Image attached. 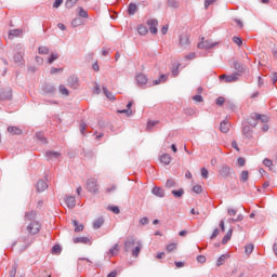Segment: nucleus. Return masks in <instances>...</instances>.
Masks as SVG:
<instances>
[{"mask_svg": "<svg viewBox=\"0 0 277 277\" xmlns=\"http://www.w3.org/2000/svg\"><path fill=\"white\" fill-rule=\"evenodd\" d=\"M24 56H25V49L23 48V44L17 43L15 47V54L13 56L15 64L23 66V57Z\"/></svg>", "mask_w": 277, "mask_h": 277, "instance_id": "nucleus-1", "label": "nucleus"}, {"mask_svg": "<svg viewBox=\"0 0 277 277\" xmlns=\"http://www.w3.org/2000/svg\"><path fill=\"white\" fill-rule=\"evenodd\" d=\"M220 81H225V83H235V81L239 80V74L234 72L232 75H221L219 77Z\"/></svg>", "mask_w": 277, "mask_h": 277, "instance_id": "nucleus-2", "label": "nucleus"}, {"mask_svg": "<svg viewBox=\"0 0 277 277\" xmlns=\"http://www.w3.org/2000/svg\"><path fill=\"white\" fill-rule=\"evenodd\" d=\"M219 174L223 179H228V176L235 174V171L230 167H228V164H222L221 169L219 170Z\"/></svg>", "mask_w": 277, "mask_h": 277, "instance_id": "nucleus-3", "label": "nucleus"}, {"mask_svg": "<svg viewBox=\"0 0 277 277\" xmlns=\"http://www.w3.org/2000/svg\"><path fill=\"white\" fill-rule=\"evenodd\" d=\"M214 47H217V42L205 40V37H202L201 42L198 43V49H205L206 51H209V49H213Z\"/></svg>", "mask_w": 277, "mask_h": 277, "instance_id": "nucleus-4", "label": "nucleus"}, {"mask_svg": "<svg viewBox=\"0 0 277 277\" xmlns=\"http://www.w3.org/2000/svg\"><path fill=\"white\" fill-rule=\"evenodd\" d=\"M87 189L91 194H98V186L96 185V179H89L87 181Z\"/></svg>", "mask_w": 277, "mask_h": 277, "instance_id": "nucleus-5", "label": "nucleus"}, {"mask_svg": "<svg viewBox=\"0 0 277 277\" xmlns=\"http://www.w3.org/2000/svg\"><path fill=\"white\" fill-rule=\"evenodd\" d=\"M135 237L129 236L124 241V252H131L135 248Z\"/></svg>", "mask_w": 277, "mask_h": 277, "instance_id": "nucleus-6", "label": "nucleus"}, {"mask_svg": "<svg viewBox=\"0 0 277 277\" xmlns=\"http://www.w3.org/2000/svg\"><path fill=\"white\" fill-rule=\"evenodd\" d=\"M179 40H180L179 44L182 49H187V47H189L190 44L189 35L187 34L180 35Z\"/></svg>", "mask_w": 277, "mask_h": 277, "instance_id": "nucleus-7", "label": "nucleus"}, {"mask_svg": "<svg viewBox=\"0 0 277 277\" xmlns=\"http://www.w3.org/2000/svg\"><path fill=\"white\" fill-rule=\"evenodd\" d=\"M67 85L68 88H71V90H77L79 88V77L72 75L67 79Z\"/></svg>", "mask_w": 277, "mask_h": 277, "instance_id": "nucleus-8", "label": "nucleus"}, {"mask_svg": "<svg viewBox=\"0 0 277 277\" xmlns=\"http://www.w3.org/2000/svg\"><path fill=\"white\" fill-rule=\"evenodd\" d=\"M12 100V89H0V101H11Z\"/></svg>", "mask_w": 277, "mask_h": 277, "instance_id": "nucleus-9", "label": "nucleus"}, {"mask_svg": "<svg viewBox=\"0 0 277 277\" xmlns=\"http://www.w3.org/2000/svg\"><path fill=\"white\" fill-rule=\"evenodd\" d=\"M27 230L29 235H37V233H40V223L38 222H31L27 226Z\"/></svg>", "mask_w": 277, "mask_h": 277, "instance_id": "nucleus-10", "label": "nucleus"}, {"mask_svg": "<svg viewBox=\"0 0 277 277\" xmlns=\"http://www.w3.org/2000/svg\"><path fill=\"white\" fill-rule=\"evenodd\" d=\"M42 92L48 96H53V94H55V88L51 83H44L42 87Z\"/></svg>", "mask_w": 277, "mask_h": 277, "instance_id": "nucleus-11", "label": "nucleus"}, {"mask_svg": "<svg viewBox=\"0 0 277 277\" xmlns=\"http://www.w3.org/2000/svg\"><path fill=\"white\" fill-rule=\"evenodd\" d=\"M147 25H148V27H149L150 34H157V31H159V30L157 29V26L159 25V21H157V19H155V18L148 19V21H147Z\"/></svg>", "mask_w": 277, "mask_h": 277, "instance_id": "nucleus-12", "label": "nucleus"}, {"mask_svg": "<svg viewBox=\"0 0 277 277\" xmlns=\"http://www.w3.org/2000/svg\"><path fill=\"white\" fill-rule=\"evenodd\" d=\"M251 120H261L262 122L267 123V122H269V117H267L266 115L252 113L251 114Z\"/></svg>", "mask_w": 277, "mask_h": 277, "instance_id": "nucleus-13", "label": "nucleus"}, {"mask_svg": "<svg viewBox=\"0 0 277 277\" xmlns=\"http://www.w3.org/2000/svg\"><path fill=\"white\" fill-rule=\"evenodd\" d=\"M136 82L138 85H146V83H148V76H146V74H137L136 75Z\"/></svg>", "mask_w": 277, "mask_h": 277, "instance_id": "nucleus-14", "label": "nucleus"}, {"mask_svg": "<svg viewBox=\"0 0 277 277\" xmlns=\"http://www.w3.org/2000/svg\"><path fill=\"white\" fill-rule=\"evenodd\" d=\"M151 194L154 196H157V198H164L166 197V190H163V188L159 187V186H155L151 189Z\"/></svg>", "mask_w": 277, "mask_h": 277, "instance_id": "nucleus-15", "label": "nucleus"}, {"mask_svg": "<svg viewBox=\"0 0 277 277\" xmlns=\"http://www.w3.org/2000/svg\"><path fill=\"white\" fill-rule=\"evenodd\" d=\"M252 129H250V126L243 123L242 124V135H245V137H247V140H252Z\"/></svg>", "mask_w": 277, "mask_h": 277, "instance_id": "nucleus-16", "label": "nucleus"}, {"mask_svg": "<svg viewBox=\"0 0 277 277\" xmlns=\"http://www.w3.org/2000/svg\"><path fill=\"white\" fill-rule=\"evenodd\" d=\"M49 188V185L47 184V182H44L43 180H39L37 182V192L39 194H42V192H44L45 189Z\"/></svg>", "mask_w": 277, "mask_h": 277, "instance_id": "nucleus-17", "label": "nucleus"}, {"mask_svg": "<svg viewBox=\"0 0 277 277\" xmlns=\"http://www.w3.org/2000/svg\"><path fill=\"white\" fill-rule=\"evenodd\" d=\"M45 157L48 161H51L53 159H60V157H62V154H60V151H47Z\"/></svg>", "mask_w": 277, "mask_h": 277, "instance_id": "nucleus-18", "label": "nucleus"}, {"mask_svg": "<svg viewBox=\"0 0 277 277\" xmlns=\"http://www.w3.org/2000/svg\"><path fill=\"white\" fill-rule=\"evenodd\" d=\"M65 202H66V206L68 207V209H75V207L77 205V200L75 199L74 196L66 197Z\"/></svg>", "mask_w": 277, "mask_h": 277, "instance_id": "nucleus-19", "label": "nucleus"}, {"mask_svg": "<svg viewBox=\"0 0 277 277\" xmlns=\"http://www.w3.org/2000/svg\"><path fill=\"white\" fill-rule=\"evenodd\" d=\"M23 35L22 29H12L9 31V40H14V38H18V36Z\"/></svg>", "mask_w": 277, "mask_h": 277, "instance_id": "nucleus-20", "label": "nucleus"}, {"mask_svg": "<svg viewBox=\"0 0 277 277\" xmlns=\"http://www.w3.org/2000/svg\"><path fill=\"white\" fill-rule=\"evenodd\" d=\"M105 224V219L103 216H98L94 222H93V228L95 230H98L103 225Z\"/></svg>", "mask_w": 277, "mask_h": 277, "instance_id": "nucleus-21", "label": "nucleus"}, {"mask_svg": "<svg viewBox=\"0 0 277 277\" xmlns=\"http://www.w3.org/2000/svg\"><path fill=\"white\" fill-rule=\"evenodd\" d=\"M132 256L134 259H137L140 256V253L142 252V243L136 242V246L131 250Z\"/></svg>", "mask_w": 277, "mask_h": 277, "instance_id": "nucleus-22", "label": "nucleus"}, {"mask_svg": "<svg viewBox=\"0 0 277 277\" xmlns=\"http://www.w3.org/2000/svg\"><path fill=\"white\" fill-rule=\"evenodd\" d=\"M160 162L163 163L164 166H170V163L172 162V156H170V154L161 155Z\"/></svg>", "mask_w": 277, "mask_h": 277, "instance_id": "nucleus-23", "label": "nucleus"}, {"mask_svg": "<svg viewBox=\"0 0 277 277\" xmlns=\"http://www.w3.org/2000/svg\"><path fill=\"white\" fill-rule=\"evenodd\" d=\"M8 132L11 133V135H22L23 134V130H21V128H18V127H14V126H10L8 128Z\"/></svg>", "mask_w": 277, "mask_h": 277, "instance_id": "nucleus-24", "label": "nucleus"}, {"mask_svg": "<svg viewBox=\"0 0 277 277\" xmlns=\"http://www.w3.org/2000/svg\"><path fill=\"white\" fill-rule=\"evenodd\" d=\"M220 131L222 133H226L227 131H230V123H228L226 120H223L220 124Z\"/></svg>", "mask_w": 277, "mask_h": 277, "instance_id": "nucleus-25", "label": "nucleus"}, {"mask_svg": "<svg viewBox=\"0 0 277 277\" xmlns=\"http://www.w3.org/2000/svg\"><path fill=\"white\" fill-rule=\"evenodd\" d=\"M230 237H233V228H229L227 230L226 235L223 237V239H222L223 246H226V243H228V241H230Z\"/></svg>", "mask_w": 277, "mask_h": 277, "instance_id": "nucleus-26", "label": "nucleus"}, {"mask_svg": "<svg viewBox=\"0 0 277 277\" xmlns=\"http://www.w3.org/2000/svg\"><path fill=\"white\" fill-rule=\"evenodd\" d=\"M137 12V4L131 2L128 6V14L133 16Z\"/></svg>", "mask_w": 277, "mask_h": 277, "instance_id": "nucleus-27", "label": "nucleus"}, {"mask_svg": "<svg viewBox=\"0 0 277 277\" xmlns=\"http://www.w3.org/2000/svg\"><path fill=\"white\" fill-rule=\"evenodd\" d=\"M167 5L169 8H173L174 10L181 8V3L179 2V0H167Z\"/></svg>", "mask_w": 277, "mask_h": 277, "instance_id": "nucleus-28", "label": "nucleus"}, {"mask_svg": "<svg viewBox=\"0 0 277 277\" xmlns=\"http://www.w3.org/2000/svg\"><path fill=\"white\" fill-rule=\"evenodd\" d=\"M103 93L109 98V101H116V95L107 90V87H103Z\"/></svg>", "mask_w": 277, "mask_h": 277, "instance_id": "nucleus-29", "label": "nucleus"}, {"mask_svg": "<svg viewBox=\"0 0 277 277\" xmlns=\"http://www.w3.org/2000/svg\"><path fill=\"white\" fill-rule=\"evenodd\" d=\"M168 81V76L162 74L159 79L154 80L153 85H159L160 83H163Z\"/></svg>", "mask_w": 277, "mask_h": 277, "instance_id": "nucleus-30", "label": "nucleus"}, {"mask_svg": "<svg viewBox=\"0 0 277 277\" xmlns=\"http://www.w3.org/2000/svg\"><path fill=\"white\" fill-rule=\"evenodd\" d=\"M74 243H90V238H88V237H76V238H74Z\"/></svg>", "mask_w": 277, "mask_h": 277, "instance_id": "nucleus-31", "label": "nucleus"}, {"mask_svg": "<svg viewBox=\"0 0 277 277\" xmlns=\"http://www.w3.org/2000/svg\"><path fill=\"white\" fill-rule=\"evenodd\" d=\"M234 68L235 70H237V72H245L246 67L243 66V64L239 63V62H234Z\"/></svg>", "mask_w": 277, "mask_h": 277, "instance_id": "nucleus-32", "label": "nucleus"}, {"mask_svg": "<svg viewBox=\"0 0 277 277\" xmlns=\"http://www.w3.org/2000/svg\"><path fill=\"white\" fill-rule=\"evenodd\" d=\"M172 196H174L175 198H183V195L185 194V189L180 188V189H174L171 192Z\"/></svg>", "mask_w": 277, "mask_h": 277, "instance_id": "nucleus-33", "label": "nucleus"}, {"mask_svg": "<svg viewBox=\"0 0 277 277\" xmlns=\"http://www.w3.org/2000/svg\"><path fill=\"white\" fill-rule=\"evenodd\" d=\"M36 137H37L38 142H41V144H49V141H47V137L44 136V133L38 132L36 134Z\"/></svg>", "mask_w": 277, "mask_h": 277, "instance_id": "nucleus-34", "label": "nucleus"}, {"mask_svg": "<svg viewBox=\"0 0 277 277\" xmlns=\"http://www.w3.org/2000/svg\"><path fill=\"white\" fill-rule=\"evenodd\" d=\"M164 187H167V189H172V187H176V181H174L173 179L167 180Z\"/></svg>", "mask_w": 277, "mask_h": 277, "instance_id": "nucleus-35", "label": "nucleus"}, {"mask_svg": "<svg viewBox=\"0 0 277 277\" xmlns=\"http://www.w3.org/2000/svg\"><path fill=\"white\" fill-rule=\"evenodd\" d=\"M137 31L140 34V36H146V34H148V28L144 25H138Z\"/></svg>", "mask_w": 277, "mask_h": 277, "instance_id": "nucleus-36", "label": "nucleus"}, {"mask_svg": "<svg viewBox=\"0 0 277 277\" xmlns=\"http://www.w3.org/2000/svg\"><path fill=\"white\" fill-rule=\"evenodd\" d=\"M80 25H83V19H81L80 17H76L71 21L72 27H80Z\"/></svg>", "mask_w": 277, "mask_h": 277, "instance_id": "nucleus-37", "label": "nucleus"}, {"mask_svg": "<svg viewBox=\"0 0 277 277\" xmlns=\"http://www.w3.org/2000/svg\"><path fill=\"white\" fill-rule=\"evenodd\" d=\"M249 176H250V173L248 171H242L240 174V183L248 182Z\"/></svg>", "mask_w": 277, "mask_h": 277, "instance_id": "nucleus-38", "label": "nucleus"}, {"mask_svg": "<svg viewBox=\"0 0 277 277\" xmlns=\"http://www.w3.org/2000/svg\"><path fill=\"white\" fill-rule=\"evenodd\" d=\"M49 51H50L49 48H47L44 45H41L38 49L39 55H49Z\"/></svg>", "mask_w": 277, "mask_h": 277, "instance_id": "nucleus-39", "label": "nucleus"}, {"mask_svg": "<svg viewBox=\"0 0 277 277\" xmlns=\"http://www.w3.org/2000/svg\"><path fill=\"white\" fill-rule=\"evenodd\" d=\"M258 119H252V115H250V118L247 119V124H249L250 127H252L253 129L256 128V126L259 124L256 122Z\"/></svg>", "mask_w": 277, "mask_h": 277, "instance_id": "nucleus-40", "label": "nucleus"}, {"mask_svg": "<svg viewBox=\"0 0 277 277\" xmlns=\"http://www.w3.org/2000/svg\"><path fill=\"white\" fill-rule=\"evenodd\" d=\"M77 1H79V0H67L65 2V6L67 8V10H70V9L75 8Z\"/></svg>", "mask_w": 277, "mask_h": 277, "instance_id": "nucleus-41", "label": "nucleus"}, {"mask_svg": "<svg viewBox=\"0 0 277 277\" xmlns=\"http://www.w3.org/2000/svg\"><path fill=\"white\" fill-rule=\"evenodd\" d=\"M179 68H181V64H175L172 66L171 72L173 77H179Z\"/></svg>", "mask_w": 277, "mask_h": 277, "instance_id": "nucleus-42", "label": "nucleus"}, {"mask_svg": "<svg viewBox=\"0 0 277 277\" xmlns=\"http://www.w3.org/2000/svg\"><path fill=\"white\" fill-rule=\"evenodd\" d=\"M55 60H60V54L57 53H52L50 55V57L48 58V64H53V62H55Z\"/></svg>", "mask_w": 277, "mask_h": 277, "instance_id": "nucleus-43", "label": "nucleus"}, {"mask_svg": "<svg viewBox=\"0 0 277 277\" xmlns=\"http://www.w3.org/2000/svg\"><path fill=\"white\" fill-rule=\"evenodd\" d=\"M52 254H62V247L60 245H54L52 247Z\"/></svg>", "mask_w": 277, "mask_h": 277, "instance_id": "nucleus-44", "label": "nucleus"}, {"mask_svg": "<svg viewBox=\"0 0 277 277\" xmlns=\"http://www.w3.org/2000/svg\"><path fill=\"white\" fill-rule=\"evenodd\" d=\"M226 262V254H222L217 260H216V265L220 267L221 265H224Z\"/></svg>", "mask_w": 277, "mask_h": 277, "instance_id": "nucleus-45", "label": "nucleus"}, {"mask_svg": "<svg viewBox=\"0 0 277 277\" xmlns=\"http://www.w3.org/2000/svg\"><path fill=\"white\" fill-rule=\"evenodd\" d=\"M233 42L235 43V44H237V47H241V44H243V39H241V37H237V36H235V37H233Z\"/></svg>", "mask_w": 277, "mask_h": 277, "instance_id": "nucleus-46", "label": "nucleus"}, {"mask_svg": "<svg viewBox=\"0 0 277 277\" xmlns=\"http://www.w3.org/2000/svg\"><path fill=\"white\" fill-rule=\"evenodd\" d=\"M254 251V245L249 243L245 247V252L246 254H252V252Z\"/></svg>", "mask_w": 277, "mask_h": 277, "instance_id": "nucleus-47", "label": "nucleus"}, {"mask_svg": "<svg viewBox=\"0 0 277 277\" xmlns=\"http://www.w3.org/2000/svg\"><path fill=\"white\" fill-rule=\"evenodd\" d=\"M58 90H60V92L63 94V96H68V94H70V92L65 88L64 84H61V85L58 87Z\"/></svg>", "mask_w": 277, "mask_h": 277, "instance_id": "nucleus-48", "label": "nucleus"}, {"mask_svg": "<svg viewBox=\"0 0 277 277\" xmlns=\"http://www.w3.org/2000/svg\"><path fill=\"white\" fill-rule=\"evenodd\" d=\"M78 15L80 16V18H88V11L83 10V8H79V13Z\"/></svg>", "mask_w": 277, "mask_h": 277, "instance_id": "nucleus-49", "label": "nucleus"}, {"mask_svg": "<svg viewBox=\"0 0 277 277\" xmlns=\"http://www.w3.org/2000/svg\"><path fill=\"white\" fill-rule=\"evenodd\" d=\"M108 211H113L115 213V215L120 214V208L118 206L108 207Z\"/></svg>", "mask_w": 277, "mask_h": 277, "instance_id": "nucleus-50", "label": "nucleus"}, {"mask_svg": "<svg viewBox=\"0 0 277 277\" xmlns=\"http://www.w3.org/2000/svg\"><path fill=\"white\" fill-rule=\"evenodd\" d=\"M109 254H111V256H116V254H118V245H115L109 249Z\"/></svg>", "mask_w": 277, "mask_h": 277, "instance_id": "nucleus-51", "label": "nucleus"}, {"mask_svg": "<svg viewBox=\"0 0 277 277\" xmlns=\"http://www.w3.org/2000/svg\"><path fill=\"white\" fill-rule=\"evenodd\" d=\"M176 250V243L172 242L167 246V252H174Z\"/></svg>", "mask_w": 277, "mask_h": 277, "instance_id": "nucleus-52", "label": "nucleus"}, {"mask_svg": "<svg viewBox=\"0 0 277 277\" xmlns=\"http://www.w3.org/2000/svg\"><path fill=\"white\" fill-rule=\"evenodd\" d=\"M263 164L266 167V168H272V166H274V162L272 160H269V158H265L263 160Z\"/></svg>", "mask_w": 277, "mask_h": 277, "instance_id": "nucleus-53", "label": "nucleus"}, {"mask_svg": "<svg viewBox=\"0 0 277 277\" xmlns=\"http://www.w3.org/2000/svg\"><path fill=\"white\" fill-rule=\"evenodd\" d=\"M193 192H194L195 194H202V186H201V185H195V186L193 187Z\"/></svg>", "mask_w": 277, "mask_h": 277, "instance_id": "nucleus-54", "label": "nucleus"}, {"mask_svg": "<svg viewBox=\"0 0 277 277\" xmlns=\"http://www.w3.org/2000/svg\"><path fill=\"white\" fill-rule=\"evenodd\" d=\"M237 163H238V166H239L240 168H243V166H246V158L239 157V158L237 159Z\"/></svg>", "mask_w": 277, "mask_h": 277, "instance_id": "nucleus-55", "label": "nucleus"}, {"mask_svg": "<svg viewBox=\"0 0 277 277\" xmlns=\"http://www.w3.org/2000/svg\"><path fill=\"white\" fill-rule=\"evenodd\" d=\"M201 176L202 179H209V170L207 168H201Z\"/></svg>", "mask_w": 277, "mask_h": 277, "instance_id": "nucleus-56", "label": "nucleus"}, {"mask_svg": "<svg viewBox=\"0 0 277 277\" xmlns=\"http://www.w3.org/2000/svg\"><path fill=\"white\" fill-rule=\"evenodd\" d=\"M229 222H243V214H238L236 219H229Z\"/></svg>", "mask_w": 277, "mask_h": 277, "instance_id": "nucleus-57", "label": "nucleus"}, {"mask_svg": "<svg viewBox=\"0 0 277 277\" xmlns=\"http://www.w3.org/2000/svg\"><path fill=\"white\" fill-rule=\"evenodd\" d=\"M224 103H226V100L223 96L216 98V105H219L220 107H222Z\"/></svg>", "mask_w": 277, "mask_h": 277, "instance_id": "nucleus-58", "label": "nucleus"}, {"mask_svg": "<svg viewBox=\"0 0 277 277\" xmlns=\"http://www.w3.org/2000/svg\"><path fill=\"white\" fill-rule=\"evenodd\" d=\"M118 114H126L127 116H131V114H133V110L127 108V109H121L118 110Z\"/></svg>", "mask_w": 277, "mask_h": 277, "instance_id": "nucleus-59", "label": "nucleus"}, {"mask_svg": "<svg viewBox=\"0 0 277 277\" xmlns=\"http://www.w3.org/2000/svg\"><path fill=\"white\" fill-rule=\"evenodd\" d=\"M193 101H195L196 103H202L205 98L202 97V95H194Z\"/></svg>", "mask_w": 277, "mask_h": 277, "instance_id": "nucleus-60", "label": "nucleus"}, {"mask_svg": "<svg viewBox=\"0 0 277 277\" xmlns=\"http://www.w3.org/2000/svg\"><path fill=\"white\" fill-rule=\"evenodd\" d=\"M148 222H149V220H148L147 216H144V217H142V219L140 220V224H141L142 226H146V224H148Z\"/></svg>", "mask_w": 277, "mask_h": 277, "instance_id": "nucleus-61", "label": "nucleus"}, {"mask_svg": "<svg viewBox=\"0 0 277 277\" xmlns=\"http://www.w3.org/2000/svg\"><path fill=\"white\" fill-rule=\"evenodd\" d=\"M217 235H220V228H215L212 233V235L210 236V239H215V237H217Z\"/></svg>", "mask_w": 277, "mask_h": 277, "instance_id": "nucleus-62", "label": "nucleus"}, {"mask_svg": "<svg viewBox=\"0 0 277 277\" xmlns=\"http://www.w3.org/2000/svg\"><path fill=\"white\" fill-rule=\"evenodd\" d=\"M198 263H207V256L205 255H198L197 256Z\"/></svg>", "mask_w": 277, "mask_h": 277, "instance_id": "nucleus-63", "label": "nucleus"}, {"mask_svg": "<svg viewBox=\"0 0 277 277\" xmlns=\"http://www.w3.org/2000/svg\"><path fill=\"white\" fill-rule=\"evenodd\" d=\"M155 124H159V121H148L147 129H153V127H155Z\"/></svg>", "mask_w": 277, "mask_h": 277, "instance_id": "nucleus-64", "label": "nucleus"}]
</instances>
